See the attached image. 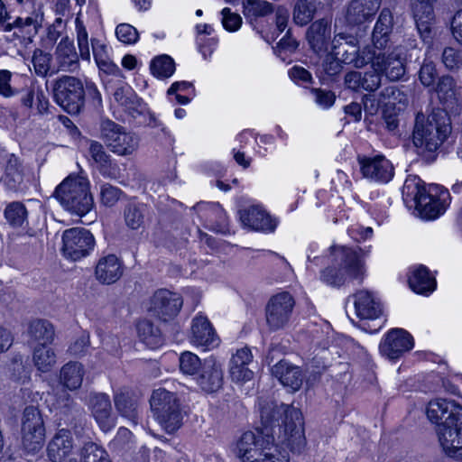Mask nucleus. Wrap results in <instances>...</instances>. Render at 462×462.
Segmentation results:
<instances>
[{"instance_id":"nucleus-1","label":"nucleus","mask_w":462,"mask_h":462,"mask_svg":"<svg viewBox=\"0 0 462 462\" xmlns=\"http://www.w3.org/2000/svg\"><path fill=\"white\" fill-rule=\"evenodd\" d=\"M261 431L265 437L263 460L289 462V451L300 454L307 444L304 420L300 410L292 405L268 402L261 408Z\"/></svg>"},{"instance_id":"nucleus-2","label":"nucleus","mask_w":462,"mask_h":462,"mask_svg":"<svg viewBox=\"0 0 462 462\" xmlns=\"http://www.w3.org/2000/svg\"><path fill=\"white\" fill-rule=\"evenodd\" d=\"M451 133V122L447 111L437 109L426 116L418 113L412 132V143L418 155L427 162L435 158V152Z\"/></svg>"},{"instance_id":"nucleus-3","label":"nucleus","mask_w":462,"mask_h":462,"mask_svg":"<svg viewBox=\"0 0 462 462\" xmlns=\"http://www.w3.org/2000/svg\"><path fill=\"white\" fill-rule=\"evenodd\" d=\"M62 207L77 216L88 214L94 207L88 180L82 176H69L55 189Z\"/></svg>"},{"instance_id":"nucleus-4","label":"nucleus","mask_w":462,"mask_h":462,"mask_svg":"<svg viewBox=\"0 0 462 462\" xmlns=\"http://www.w3.org/2000/svg\"><path fill=\"white\" fill-rule=\"evenodd\" d=\"M402 196L406 201L413 200L416 209L422 217L434 219L442 214L448 205L449 193L442 189L438 195L427 193L423 186L415 180H406L402 187Z\"/></svg>"},{"instance_id":"nucleus-5","label":"nucleus","mask_w":462,"mask_h":462,"mask_svg":"<svg viewBox=\"0 0 462 462\" xmlns=\"http://www.w3.org/2000/svg\"><path fill=\"white\" fill-rule=\"evenodd\" d=\"M150 405L156 420L167 432H174L181 426L183 415L180 400L174 393L162 388L154 390Z\"/></svg>"},{"instance_id":"nucleus-6","label":"nucleus","mask_w":462,"mask_h":462,"mask_svg":"<svg viewBox=\"0 0 462 462\" xmlns=\"http://www.w3.org/2000/svg\"><path fill=\"white\" fill-rule=\"evenodd\" d=\"M334 261L337 265L330 266L321 272V280L331 286H341L345 282V273L342 268L350 276L359 278L363 274V263L357 254L350 248L345 246H331Z\"/></svg>"},{"instance_id":"nucleus-7","label":"nucleus","mask_w":462,"mask_h":462,"mask_svg":"<svg viewBox=\"0 0 462 462\" xmlns=\"http://www.w3.org/2000/svg\"><path fill=\"white\" fill-rule=\"evenodd\" d=\"M22 446L28 454H36L43 447L45 427L42 415L35 406H27L21 419Z\"/></svg>"},{"instance_id":"nucleus-8","label":"nucleus","mask_w":462,"mask_h":462,"mask_svg":"<svg viewBox=\"0 0 462 462\" xmlns=\"http://www.w3.org/2000/svg\"><path fill=\"white\" fill-rule=\"evenodd\" d=\"M53 96L58 105L71 115L79 114L84 106L85 89L78 78L63 76L53 85Z\"/></svg>"},{"instance_id":"nucleus-9","label":"nucleus","mask_w":462,"mask_h":462,"mask_svg":"<svg viewBox=\"0 0 462 462\" xmlns=\"http://www.w3.org/2000/svg\"><path fill=\"white\" fill-rule=\"evenodd\" d=\"M101 138L107 148L120 156L133 154L139 147V137L112 120L106 119L100 125Z\"/></svg>"},{"instance_id":"nucleus-10","label":"nucleus","mask_w":462,"mask_h":462,"mask_svg":"<svg viewBox=\"0 0 462 462\" xmlns=\"http://www.w3.org/2000/svg\"><path fill=\"white\" fill-rule=\"evenodd\" d=\"M332 45V55L345 64L362 68L373 59V52L367 49L360 51L358 41L352 36L338 35L334 38Z\"/></svg>"},{"instance_id":"nucleus-11","label":"nucleus","mask_w":462,"mask_h":462,"mask_svg":"<svg viewBox=\"0 0 462 462\" xmlns=\"http://www.w3.org/2000/svg\"><path fill=\"white\" fill-rule=\"evenodd\" d=\"M295 300L287 291L273 295L265 307L266 324L270 330L283 328L291 316Z\"/></svg>"},{"instance_id":"nucleus-12","label":"nucleus","mask_w":462,"mask_h":462,"mask_svg":"<svg viewBox=\"0 0 462 462\" xmlns=\"http://www.w3.org/2000/svg\"><path fill=\"white\" fill-rule=\"evenodd\" d=\"M62 241V250L65 256L73 261L86 256L95 245L93 235L88 230L81 227H74L64 231Z\"/></svg>"},{"instance_id":"nucleus-13","label":"nucleus","mask_w":462,"mask_h":462,"mask_svg":"<svg viewBox=\"0 0 462 462\" xmlns=\"http://www.w3.org/2000/svg\"><path fill=\"white\" fill-rule=\"evenodd\" d=\"M183 304L182 298L166 289L156 291L151 298L149 312L163 322L173 319Z\"/></svg>"},{"instance_id":"nucleus-14","label":"nucleus","mask_w":462,"mask_h":462,"mask_svg":"<svg viewBox=\"0 0 462 462\" xmlns=\"http://www.w3.org/2000/svg\"><path fill=\"white\" fill-rule=\"evenodd\" d=\"M427 416L437 428L449 427L462 421V406L452 400H432L428 404Z\"/></svg>"},{"instance_id":"nucleus-15","label":"nucleus","mask_w":462,"mask_h":462,"mask_svg":"<svg viewBox=\"0 0 462 462\" xmlns=\"http://www.w3.org/2000/svg\"><path fill=\"white\" fill-rule=\"evenodd\" d=\"M437 0H415L412 4L413 17L418 32L425 44H432L436 34L434 4Z\"/></svg>"},{"instance_id":"nucleus-16","label":"nucleus","mask_w":462,"mask_h":462,"mask_svg":"<svg viewBox=\"0 0 462 462\" xmlns=\"http://www.w3.org/2000/svg\"><path fill=\"white\" fill-rule=\"evenodd\" d=\"M355 309L357 317L362 322L359 326L365 331L376 332L380 326L371 327L367 321H375L383 313L380 302L376 301L372 294L367 291H359L355 294Z\"/></svg>"},{"instance_id":"nucleus-17","label":"nucleus","mask_w":462,"mask_h":462,"mask_svg":"<svg viewBox=\"0 0 462 462\" xmlns=\"http://www.w3.org/2000/svg\"><path fill=\"white\" fill-rule=\"evenodd\" d=\"M373 66L379 69L381 75L385 76L390 81H397L405 74L403 52L395 49L391 52H373Z\"/></svg>"},{"instance_id":"nucleus-18","label":"nucleus","mask_w":462,"mask_h":462,"mask_svg":"<svg viewBox=\"0 0 462 462\" xmlns=\"http://www.w3.org/2000/svg\"><path fill=\"white\" fill-rule=\"evenodd\" d=\"M88 407L103 431L106 432L115 427L116 422L112 413V404L107 394L91 393L88 398Z\"/></svg>"},{"instance_id":"nucleus-19","label":"nucleus","mask_w":462,"mask_h":462,"mask_svg":"<svg viewBox=\"0 0 462 462\" xmlns=\"http://www.w3.org/2000/svg\"><path fill=\"white\" fill-rule=\"evenodd\" d=\"M260 431L261 428L256 429V433L246 431L239 439L235 452L243 462H262L265 437Z\"/></svg>"},{"instance_id":"nucleus-20","label":"nucleus","mask_w":462,"mask_h":462,"mask_svg":"<svg viewBox=\"0 0 462 462\" xmlns=\"http://www.w3.org/2000/svg\"><path fill=\"white\" fill-rule=\"evenodd\" d=\"M413 346L411 336L402 328H393L380 344V352L389 359H397Z\"/></svg>"},{"instance_id":"nucleus-21","label":"nucleus","mask_w":462,"mask_h":462,"mask_svg":"<svg viewBox=\"0 0 462 462\" xmlns=\"http://www.w3.org/2000/svg\"><path fill=\"white\" fill-rule=\"evenodd\" d=\"M436 432L443 451L450 457L462 460V421L438 427Z\"/></svg>"},{"instance_id":"nucleus-22","label":"nucleus","mask_w":462,"mask_h":462,"mask_svg":"<svg viewBox=\"0 0 462 462\" xmlns=\"http://www.w3.org/2000/svg\"><path fill=\"white\" fill-rule=\"evenodd\" d=\"M239 217L244 226L256 231L273 232L276 222L259 206H251L239 210Z\"/></svg>"},{"instance_id":"nucleus-23","label":"nucleus","mask_w":462,"mask_h":462,"mask_svg":"<svg viewBox=\"0 0 462 462\" xmlns=\"http://www.w3.org/2000/svg\"><path fill=\"white\" fill-rule=\"evenodd\" d=\"M381 0H352L346 13L348 24L358 25L369 22L377 13Z\"/></svg>"},{"instance_id":"nucleus-24","label":"nucleus","mask_w":462,"mask_h":462,"mask_svg":"<svg viewBox=\"0 0 462 462\" xmlns=\"http://www.w3.org/2000/svg\"><path fill=\"white\" fill-rule=\"evenodd\" d=\"M273 376L293 392L300 390L303 383L301 369L283 359L279 360L271 369Z\"/></svg>"},{"instance_id":"nucleus-25","label":"nucleus","mask_w":462,"mask_h":462,"mask_svg":"<svg viewBox=\"0 0 462 462\" xmlns=\"http://www.w3.org/2000/svg\"><path fill=\"white\" fill-rule=\"evenodd\" d=\"M58 68L51 74L58 71L75 72L79 68V54L76 51L73 42L68 37L61 39L55 51Z\"/></svg>"},{"instance_id":"nucleus-26","label":"nucleus","mask_w":462,"mask_h":462,"mask_svg":"<svg viewBox=\"0 0 462 462\" xmlns=\"http://www.w3.org/2000/svg\"><path fill=\"white\" fill-rule=\"evenodd\" d=\"M190 331V341L194 345L213 347L218 344L216 332L207 317L202 315L195 317L192 320Z\"/></svg>"},{"instance_id":"nucleus-27","label":"nucleus","mask_w":462,"mask_h":462,"mask_svg":"<svg viewBox=\"0 0 462 462\" xmlns=\"http://www.w3.org/2000/svg\"><path fill=\"white\" fill-rule=\"evenodd\" d=\"M124 273L122 262L115 255L101 257L96 266L95 275L102 284H112L118 281Z\"/></svg>"},{"instance_id":"nucleus-28","label":"nucleus","mask_w":462,"mask_h":462,"mask_svg":"<svg viewBox=\"0 0 462 462\" xmlns=\"http://www.w3.org/2000/svg\"><path fill=\"white\" fill-rule=\"evenodd\" d=\"M436 91L445 110L457 113L461 106L460 94L454 79L451 76H442L439 78Z\"/></svg>"},{"instance_id":"nucleus-29","label":"nucleus","mask_w":462,"mask_h":462,"mask_svg":"<svg viewBox=\"0 0 462 462\" xmlns=\"http://www.w3.org/2000/svg\"><path fill=\"white\" fill-rule=\"evenodd\" d=\"M362 173L365 177L387 182L393 175L391 162L383 156L360 160Z\"/></svg>"},{"instance_id":"nucleus-30","label":"nucleus","mask_w":462,"mask_h":462,"mask_svg":"<svg viewBox=\"0 0 462 462\" xmlns=\"http://www.w3.org/2000/svg\"><path fill=\"white\" fill-rule=\"evenodd\" d=\"M201 374L197 378L200 388L207 393L219 390L223 383V374L220 365L213 359H206L200 369Z\"/></svg>"},{"instance_id":"nucleus-31","label":"nucleus","mask_w":462,"mask_h":462,"mask_svg":"<svg viewBox=\"0 0 462 462\" xmlns=\"http://www.w3.org/2000/svg\"><path fill=\"white\" fill-rule=\"evenodd\" d=\"M114 98L134 118L145 111L143 100L137 97L130 86L117 88L114 92Z\"/></svg>"},{"instance_id":"nucleus-32","label":"nucleus","mask_w":462,"mask_h":462,"mask_svg":"<svg viewBox=\"0 0 462 462\" xmlns=\"http://www.w3.org/2000/svg\"><path fill=\"white\" fill-rule=\"evenodd\" d=\"M73 448L71 433L67 430H60L50 441L47 452L52 462H63Z\"/></svg>"},{"instance_id":"nucleus-33","label":"nucleus","mask_w":462,"mask_h":462,"mask_svg":"<svg viewBox=\"0 0 462 462\" xmlns=\"http://www.w3.org/2000/svg\"><path fill=\"white\" fill-rule=\"evenodd\" d=\"M29 344L51 345L55 338V328L47 319L32 320L27 328Z\"/></svg>"},{"instance_id":"nucleus-34","label":"nucleus","mask_w":462,"mask_h":462,"mask_svg":"<svg viewBox=\"0 0 462 462\" xmlns=\"http://www.w3.org/2000/svg\"><path fill=\"white\" fill-rule=\"evenodd\" d=\"M329 39L330 27L324 18L314 22L307 31L309 44L317 53L327 51Z\"/></svg>"},{"instance_id":"nucleus-35","label":"nucleus","mask_w":462,"mask_h":462,"mask_svg":"<svg viewBox=\"0 0 462 462\" xmlns=\"http://www.w3.org/2000/svg\"><path fill=\"white\" fill-rule=\"evenodd\" d=\"M392 30V13L389 9H383L372 33V39L375 48L383 49L386 46Z\"/></svg>"},{"instance_id":"nucleus-36","label":"nucleus","mask_w":462,"mask_h":462,"mask_svg":"<svg viewBox=\"0 0 462 462\" xmlns=\"http://www.w3.org/2000/svg\"><path fill=\"white\" fill-rule=\"evenodd\" d=\"M409 285L417 293L428 294L436 289V280L427 267L420 265L409 277Z\"/></svg>"},{"instance_id":"nucleus-37","label":"nucleus","mask_w":462,"mask_h":462,"mask_svg":"<svg viewBox=\"0 0 462 462\" xmlns=\"http://www.w3.org/2000/svg\"><path fill=\"white\" fill-rule=\"evenodd\" d=\"M23 179L24 171L22 162L14 154H10L3 176L5 184L9 189L16 191L21 189Z\"/></svg>"},{"instance_id":"nucleus-38","label":"nucleus","mask_w":462,"mask_h":462,"mask_svg":"<svg viewBox=\"0 0 462 462\" xmlns=\"http://www.w3.org/2000/svg\"><path fill=\"white\" fill-rule=\"evenodd\" d=\"M42 14L35 13L26 17H17L13 22L9 21L5 25V32L18 29L20 32L26 34L30 39L37 34L38 29L42 27Z\"/></svg>"},{"instance_id":"nucleus-39","label":"nucleus","mask_w":462,"mask_h":462,"mask_svg":"<svg viewBox=\"0 0 462 462\" xmlns=\"http://www.w3.org/2000/svg\"><path fill=\"white\" fill-rule=\"evenodd\" d=\"M136 331L139 338L152 348L158 347L163 342L160 328L149 319L139 320L136 323Z\"/></svg>"},{"instance_id":"nucleus-40","label":"nucleus","mask_w":462,"mask_h":462,"mask_svg":"<svg viewBox=\"0 0 462 462\" xmlns=\"http://www.w3.org/2000/svg\"><path fill=\"white\" fill-rule=\"evenodd\" d=\"M84 367L79 362H69L60 370V381L69 390H76L82 384Z\"/></svg>"},{"instance_id":"nucleus-41","label":"nucleus","mask_w":462,"mask_h":462,"mask_svg":"<svg viewBox=\"0 0 462 462\" xmlns=\"http://www.w3.org/2000/svg\"><path fill=\"white\" fill-rule=\"evenodd\" d=\"M114 402L120 415L128 419L134 425L138 423V405L128 393H116L114 396Z\"/></svg>"},{"instance_id":"nucleus-42","label":"nucleus","mask_w":462,"mask_h":462,"mask_svg":"<svg viewBox=\"0 0 462 462\" xmlns=\"http://www.w3.org/2000/svg\"><path fill=\"white\" fill-rule=\"evenodd\" d=\"M32 361L35 367L42 373L50 372L56 364L54 350L43 345H36L32 352Z\"/></svg>"},{"instance_id":"nucleus-43","label":"nucleus","mask_w":462,"mask_h":462,"mask_svg":"<svg viewBox=\"0 0 462 462\" xmlns=\"http://www.w3.org/2000/svg\"><path fill=\"white\" fill-rule=\"evenodd\" d=\"M4 216L6 222L14 228L23 227L27 224L28 211L20 201H13L6 205Z\"/></svg>"},{"instance_id":"nucleus-44","label":"nucleus","mask_w":462,"mask_h":462,"mask_svg":"<svg viewBox=\"0 0 462 462\" xmlns=\"http://www.w3.org/2000/svg\"><path fill=\"white\" fill-rule=\"evenodd\" d=\"M318 4H320L318 0H298L293 11L294 22L300 26L308 24L313 19Z\"/></svg>"},{"instance_id":"nucleus-45","label":"nucleus","mask_w":462,"mask_h":462,"mask_svg":"<svg viewBox=\"0 0 462 462\" xmlns=\"http://www.w3.org/2000/svg\"><path fill=\"white\" fill-rule=\"evenodd\" d=\"M146 210L144 204H127L124 209L125 225L133 230L140 228L144 223Z\"/></svg>"},{"instance_id":"nucleus-46","label":"nucleus","mask_w":462,"mask_h":462,"mask_svg":"<svg viewBox=\"0 0 462 462\" xmlns=\"http://www.w3.org/2000/svg\"><path fill=\"white\" fill-rule=\"evenodd\" d=\"M151 72L159 79L171 77L175 71L174 60L166 54L155 57L150 65Z\"/></svg>"},{"instance_id":"nucleus-47","label":"nucleus","mask_w":462,"mask_h":462,"mask_svg":"<svg viewBox=\"0 0 462 462\" xmlns=\"http://www.w3.org/2000/svg\"><path fill=\"white\" fill-rule=\"evenodd\" d=\"M80 462H112L107 452L94 442L86 443L80 449Z\"/></svg>"},{"instance_id":"nucleus-48","label":"nucleus","mask_w":462,"mask_h":462,"mask_svg":"<svg viewBox=\"0 0 462 462\" xmlns=\"http://www.w3.org/2000/svg\"><path fill=\"white\" fill-rule=\"evenodd\" d=\"M52 55L41 49H36L32 57L34 72L40 77L52 75L51 71Z\"/></svg>"},{"instance_id":"nucleus-49","label":"nucleus","mask_w":462,"mask_h":462,"mask_svg":"<svg viewBox=\"0 0 462 462\" xmlns=\"http://www.w3.org/2000/svg\"><path fill=\"white\" fill-rule=\"evenodd\" d=\"M380 100L383 105L393 106L402 105L405 106L408 104V97L401 91L396 86H389L380 92Z\"/></svg>"},{"instance_id":"nucleus-50","label":"nucleus","mask_w":462,"mask_h":462,"mask_svg":"<svg viewBox=\"0 0 462 462\" xmlns=\"http://www.w3.org/2000/svg\"><path fill=\"white\" fill-rule=\"evenodd\" d=\"M245 14L254 17L265 16L273 12V5L263 0H244Z\"/></svg>"},{"instance_id":"nucleus-51","label":"nucleus","mask_w":462,"mask_h":462,"mask_svg":"<svg viewBox=\"0 0 462 462\" xmlns=\"http://www.w3.org/2000/svg\"><path fill=\"white\" fill-rule=\"evenodd\" d=\"M201 207H205L207 211V220L213 224H216L214 227L215 230L220 231L226 226V214L224 209L217 204L212 205H202L198 204L194 208H200Z\"/></svg>"},{"instance_id":"nucleus-52","label":"nucleus","mask_w":462,"mask_h":462,"mask_svg":"<svg viewBox=\"0 0 462 462\" xmlns=\"http://www.w3.org/2000/svg\"><path fill=\"white\" fill-rule=\"evenodd\" d=\"M361 87L362 89L374 92L378 89L382 82V75L379 69H376L371 62V67L368 70L361 72Z\"/></svg>"},{"instance_id":"nucleus-53","label":"nucleus","mask_w":462,"mask_h":462,"mask_svg":"<svg viewBox=\"0 0 462 462\" xmlns=\"http://www.w3.org/2000/svg\"><path fill=\"white\" fill-rule=\"evenodd\" d=\"M203 366L200 359L191 352H184L180 356V369L186 374H196Z\"/></svg>"},{"instance_id":"nucleus-54","label":"nucleus","mask_w":462,"mask_h":462,"mask_svg":"<svg viewBox=\"0 0 462 462\" xmlns=\"http://www.w3.org/2000/svg\"><path fill=\"white\" fill-rule=\"evenodd\" d=\"M441 60L448 69H458L462 65V54L453 47H446L442 51Z\"/></svg>"},{"instance_id":"nucleus-55","label":"nucleus","mask_w":462,"mask_h":462,"mask_svg":"<svg viewBox=\"0 0 462 462\" xmlns=\"http://www.w3.org/2000/svg\"><path fill=\"white\" fill-rule=\"evenodd\" d=\"M89 346V334L84 332L69 345L68 352L73 356H82L87 354Z\"/></svg>"},{"instance_id":"nucleus-56","label":"nucleus","mask_w":462,"mask_h":462,"mask_svg":"<svg viewBox=\"0 0 462 462\" xmlns=\"http://www.w3.org/2000/svg\"><path fill=\"white\" fill-rule=\"evenodd\" d=\"M116 34L119 41L127 44L136 42L139 37L137 30L128 23H121L117 25Z\"/></svg>"},{"instance_id":"nucleus-57","label":"nucleus","mask_w":462,"mask_h":462,"mask_svg":"<svg viewBox=\"0 0 462 462\" xmlns=\"http://www.w3.org/2000/svg\"><path fill=\"white\" fill-rule=\"evenodd\" d=\"M77 40L79 50V55L82 60H90V51L88 45V36L86 28L81 23H77Z\"/></svg>"},{"instance_id":"nucleus-58","label":"nucleus","mask_w":462,"mask_h":462,"mask_svg":"<svg viewBox=\"0 0 462 462\" xmlns=\"http://www.w3.org/2000/svg\"><path fill=\"white\" fill-rule=\"evenodd\" d=\"M122 193L120 189L110 184H105L101 188V201L105 206L112 207L119 200Z\"/></svg>"},{"instance_id":"nucleus-59","label":"nucleus","mask_w":462,"mask_h":462,"mask_svg":"<svg viewBox=\"0 0 462 462\" xmlns=\"http://www.w3.org/2000/svg\"><path fill=\"white\" fill-rule=\"evenodd\" d=\"M436 78L437 70L434 63L431 61H424L419 71V79L420 82L424 86L430 87L434 84Z\"/></svg>"},{"instance_id":"nucleus-60","label":"nucleus","mask_w":462,"mask_h":462,"mask_svg":"<svg viewBox=\"0 0 462 462\" xmlns=\"http://www.w3.org/2000/svg\"><path fill=\"white\" fill-rule=\"evenodd\" d=\"M222 23L226 30L229 32L237 31L242 24V18L238 14L232 13L229 8H224L221 12Z\"/></svg>"},{"instance_id":"nucleus-61","label":"nucleus","mask_w":462,"mask_h":462,"mask_svg":"<svg viewBox=\"0 0 462 462\" xmlns=\"http://www.w3.org/2000/svg\"><path fill=\"white\" fill-rule=\"evenodd\" d=\"M310 92L314 96L315 102L324 108H328L335 103L336 95L331 90L313 88Z\"/></svg>"},{"instance_id":"nucleus-62","label":"nucleus","mask_w":462,"mask_h":462,"mask_svg":"<svg viewBox=\"0 0 462 462\" xmlns=\"http://www.w3.org/2000/svg\"><path fill=\"white\" fill-rule=\"evenodd\" d=\"M230 376L235 382H246L253 378L254 373L245 364H230Z\"/></svg>"},{"instance_id":"nucleus-63","label":"nucleus","mask_w":462,"mask_h":462,"mask_svg":"<svg viewBox=\"0 0 462 462\" xmlns=\"http://www.w3.org/2000/svg\"><path fill=\"white\" fill-rule=\"evenodd\" d=\"M88 152L92 159L101 166L108 163L110 156L106 152L103 145L97 141H91Z\"/></svg>"},{"instance_id":"nucleus-64","label":"nucleus","mask_w":462,"mask_h":462,"mask_svg":"<svg viewBox=\"0 0 462 462\" xmlns=\"http://www.w3.org/2000/svg\"><path fill=\"white\" fill-rule=\"evenodd\" d=\"M13 74L7 69H0V95L11 97L15 95V89L11 86Z\"/></svg>"}]
</instances>
